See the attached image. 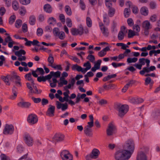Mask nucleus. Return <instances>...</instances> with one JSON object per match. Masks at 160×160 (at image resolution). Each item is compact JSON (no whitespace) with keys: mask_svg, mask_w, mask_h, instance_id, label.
Segmentation results:
<instances>
[{"mask_svg":"<svg viewBox=\"0 0 160 160\" xmlns=\"http://www.w3.org/2000/svg\"><path fill=\"white\" fill-rule=\"evenodd\" d=\"M135 144L134 141L132 139H128L126 141L123 145V148L124 151L130 157L133 152L135 149Z\"/></svg>","mask_w":160,"mask_h":160,"instance_id":"f257e3e1","label":"nucleus"},{"mask_svg":"<svg viewBox=\"0 0 160 160\" xmlns=\"http://www.w3.org/2000/svg\"><path fill=\"white\" fill-rule=\"evenodd\" d=\"M114 108L118 111V115L120 117H123L128 110V105H122L119 103L114 104Z\"/></svg>","mask_w":160,"mask_h":160,"instance_id":"f03ea898","label":"nucleus"},{"mask_svg":"<svg viewBox=\"0 0 160 160\" xmlns=\"http://www.w3.org/2000/svg\"><path fill=\"white\" fill-rule=\"evenodd\" d=\"M130 156L126 153L123 149L117 151L114 154V158L116 160H128Z\"/></svg>","mask_w":160,"mask_h":160,"instance_id":"7ed1b4c3","label":"nucleus"},{"mask_svg":"<svg viewBox=\"0 0 160 160\" xmlns=\"http://www.w3.org/2000/svg\"><path fill=\"white\" fill-rule=\"evenodd\" d=\"M138 62L139 64L136 63L134 66L137 68L139 70H141L142 69V66L145 65V63H146V66H149L150 60L148 59L142 58L139 59L138 60Z\"/></svg>","mask_w":160,"mask_h":160,"instance_id":"20e7f679","label":"nucleus"},{"mask_svg":"<svg viewBox=\"0 0 160 160\" xmlns=\"http://www.w3.org/2000/svg\"><path fill=\"white\" fill-rule=\"evenodd\" d=\"M100 152L98 149H93L91 153L87 155L85 157L86 160H92V159L97 158L100 154Z\"/></svg>","mask_w":160,"mask_h":160,"instance_id":"39448f33","label":"nucleus"},{"mask_svg":"<svg viewBox=\"0 0 160 160\" xmlns=\"http://www.w3.org/2000/svg\"><path fill=\"white\" fill-rule=\"evenodd\" d=\"M23 138L25 143L28 146H31L32 145L33 139L28 133L27 132L24 133L23 136Z\"/></svg>","mask_w":160,"mask_h":160,"instance_id":"423d86ee","label":"nucleus"},{"mask_svg":"<svg viewBox=\"0 0 160 160\" xmlns=\"http://www.w3.org/2000/svg\"><path fill=\"white\" fill-rule=\"evenodd\" d=\"M116 128L115 125L112 122L109 123L106 130L107 135L109 136H113L116 133Z\"/></svg>","mask_w":160,"mask_h":160,"instance_id":"0eeeda50","label":"nucleus"},{"mask_svg":"<svg viewBox=\"0 0 160 160\" xmlns=\"http://www.w3.org/2000/svg\"><path fill=\"white\" fill-rule=\"evenodd\" d=\"M14 130L13 126L12 124H6L3 130V133L6 135H11L13 133Z\"/></svg>","mask_w":160,"mask_h":160,"instance_id":"6e6552de","label":"nucleus"},{"mask_svg":"<svg viewBox=\"0 0 160 160\" xmlns=\"http://www.w3.org/2000/svg\"><path fill=\"white\" fill-rule=\"evenodd\" d=\"M61 156L63 160H72V156L67 150L63 151L61 153Z\"/></svg>","mask_w":160,"mask_h":160,"instance_id":"1a4fd4ad","label":"nucleus"},{"mask_svg":"<svg viewBox=\"0 0 160 160\" xmlns=\"http://www.w3.org/2000/svg\"><path fill=\"white\" fill-rule=\"evenodd\" d=\"M38 118L37 116L34 114H31L27 118V121L31 125L34 124L38 121Z\"/></svg>","mask_w":160,"mask_h":160,"instance_id":"9d476101","label":"nucleus"},{"mask_svg":"<svg viewBox=\"0 0 160 160\" xmlns=\"http://www.w3.org/2000/svg\"><path fill=\"white\" fill-rule=\"evenodd\" d=\"M127 32V30L126 29V28L124 26H122L121 27V30L119 32L118 35V38L119 40H122L124 36V34Z\"/></svg>","mask_w":160,"mask_h":160,"instance_id":"9b49d317","label":"nucleus"},{"mask_svg":"<svg viewBox=\"0 0 160 160\" xmlns=\"http://www.w3.org/2000/svg\"><path fill=\"white\" fill-rule=\"evenodd\" d=\"M99 26L103 35L105 37H108L109 33L108 28L106 27L102 22L99 23Z\"/></svg>","mask_w":160,"mask_h":160,"instance_id":"f8f14e48","label":"nucleus"},{"mask_svg":"<svg viewBox=\"0 0 160 160\" xmlns=\"http://www.w3.org/2000/svg\"><path fill=\"white\" fill-rule=\"evenodd\" d=\"M72 34L73 36H76L79 34L80 35H82L83 33V30L82 28H80V29L76 28H72L71 29Z\"/></svg>","mask_w":160,"mask_h":160,"instance_id":"ddd939ff","label":"nucleus"},{"mask_svg":"<svg viewBox=\"0 0 160 160\" xmlns=\"http://www.w3.org/2000/svg\"><path fill=\"white\" fill-rule=\"evenodd\" d=\"M64 138V136L61 134H56L52 138L53 140L54 141L57 142H60L63 140Z\"/></svg>","mask_w":160,"mask_h":160,"instance_id":"4468645a","label":"nucleus"},{"mask_svg":"<svg viewBox=\"0 0 160 160\" xmlns=\"http://www.w3.org/2000/svg\"><path fill=\"white\" fill-rule=\"evenodd\" d=\"M57 108L58 109H61L62 111H65L68 109V105L67 103H62L58 101L56 102Z\"/></svg>","mask_w":160,"mask_h":160,"instance_id":"2eb2a0df","label":"nucleus"},{"mask_svg":"<svg viewBox=\"0 0 160 160\" xmlns=\"http://www.w3.org/2000/svg\"><path fill=\"white\" fill-rule=\"evenodd\" d=\"M126 5L129 8H132V12L135 14H137L139 10L138 7L135 5L132 4V2L130 1H128L126 3Z\"/></svg>","mask_w":160,"mask_h":160,"instance_id":"dca6fc26","label":"nucleus"},{"mask_svg":"<svg viewBox=\"0 0 160 160\" xmlns=\"http://www.w3.org/2000/svg\"><path fill=\"white\" fill-rule=\"evenodd\" d=\"M32 75L33 77L35 78H37L38 77V75L36 73L38 72H39V74L41 75H43L45 73L44 70L41 68H37V69L35 71L32 70Z\"/></svg>","mask_w":160,"mask_h":160,"instance_id":"f3484780","label":"nucleus"},{"mask_svg":"<svg viewBox=\"0 0 160 160\" xmlns=\"http://www.w3.org/2000/svg\"><path fill=\"white\" fill-rule=\"evenodd\" d=\"M137 160H147L146 154L142 151H140L138 153Z\"/></svg>","mask_w":160,"mask_h":160,"instance_id":"a211bd4d","label":"nucleus"},{"mask_svg":"<svg viewBox=\"0 0 160 160\" xmlns=\"http://www.w3.org/2000/svg\"><path fill=\"white\" fill-rule=\"evenodd\" d=\"M49 108L48 109L46 112V114L49 117H52L54 116L55 109V106L51 105H49Z\"/></svg>","mask_w":160,"mask_h":160,"instance_id":"6ab92c4d","label":"nucleus"},{"mask_svg":"<svg viewBox=\"0 0 160 160\" xmlns=\"http://www.w3.org/2000/svg\"><path fill=\"white\" fill-rule=\"evenodd\" d=\"M84 132L85 134L88 137H92L93 134L92 132V129L89 128L88 126H86L84 128Z\"/></svg>","mask_w":160,"mask_h":160,"instance_id":"aec40b11","label":"nucleus"},{"mask_svg":"<svg viewBox=\"0 0 160 160\" xmlns=\"http://www.w3.org/2000/svg\"><path fill=\"white\" fill-rule=\"evenodd\" d=\"M18 105L21 108H28L30 106L31 104L29 102H20L18 103Z\"/></svg>","mask_w":160,"mask_h":160,"instance_id":"412c9836","label":"nucleus"},{"mask_svg":"<svg viewBox=\"0 0 160 160\" xmlns=\"http://www.w3.org/2000/svg\"><path fill=\"white\" fill-rule=\"evenodd\" d=\"M130 102L137 104L142 102H143V100L140 98H132L130 99Z\"/></svg>","mask_w":160,"mask_h":160,"instance_id":"4be33fe9","label":"nucleus"},{"mask_svg":"<svg viewBox=\"0 0 160 160\" xmlns=\"http://www.w3.org/2000/svg\"><path fill=\"white\" fill-rule=\"evenodd\" d=\"M135 81L133 80H130L129 81L128 83H127L123 87L122 89V91L123 92H125L128 90V88L131 86L135 82Z\"/></svg>","mask_w":160,"mask_h":160,"instance_id":"5701e85b","label":"nucleus"},{"mask_svg":"<svg viewBox=\"0 0 160 160\" xmlns=\"http://www.w3.org/2000/svg\"><path fill=\"white\" fill-rule=\"evenodd\" d=\"M142 27L144 29H150L152 28V26L150 22L148 20L143 22Z\"/></svg>","mask_w":160,"mask_h":160,"instance_id":"b1692460","label":"nucleus"},{"mask_svg":"<svg viewBox=\"0 0 160 160\" xmlns=\"http://www.w3.org/2000/svg\"><path fill=\"white\" fill-rule=\"evenodd\" d=\"M83 66L86 67L85 68H82V73L83 74L85 73L88 70L91 69V64L88 61L83 64Z\"/></svg>","mask_w":160,"mask_h":160,"instance_id":"393cba45","label":"nucleus"},{"mask_svg":"<svg viewBox=\"0 0 160 160\" xmlns=\"http://www.w3.org/2000/svg\"><path fill=\"white\" fill-rule=\"evenodd\" d=\"M141 14L144 16H147L148 14V8L146 7H143L141 8L140 10Z\"/></svg>","mask_w":160,"mask_h":160,"instance_id":"a878e982","label":"nucleus"},{"mask_svg":"<svg viewBox=\"0 0 160 160\" xmlns=\"http://www.w3.org/2000/svg\"><path fill=\"white\" fill-rule=\"evenodd\" d=\"M71 68L73 70H77L78 72H82V68L81 66L78 65L77 64L73 65Z\"/></svg>","mask_w":160,"mask_h":160,"instance_id":"bb28decb","label":"nucleus"},{"mask_svg":"<svg viewBox=\"0 0 160 160\" xmlns=\"http://www.w3.org/2000/svg\"><path fill=\"white\" fill-rule=\"evenodd\" d=\"M48 82H50V86L51 87L55 88L56 87L58 81L56 78H52V82L51 80H48Z\"/></svg>","mask_w":160,"mask_h":160,"instance_id":"cd10ccee","label":"nucleus"},{"mask_svg":"<svg viewBox=\"0 0 160 160\" xmlns=\"http://www.w3.org/2000/svg\"><path fill=\"white\" fill-rule=\"evenodd\" d=\"M17 88L14 86H13L12 88V92L13 94L11 96L10 98L11 99H15L17 96Z\"/></svg>","mask_w":160,"mask_h":160,"instance_id":"c85d7f7f","label":"nucleus"},{"mask_svg":"<svg viewBox=\"0 0 160 160\" xmlns=\"http://www.w3.org/2000/svg\"><path fill=\"white\" fill-rule=\"evenodd\" d=\"M48 61L49 62L48 65L49 66L51 67L54 64L53 63L54 62V59L52 54H49V57L48 59Z\"/></svg>","mask_w":160,"mask_h":160,"instance_id":"c756f323","label":"nucleus"},{"mask_svg":"<svg viewBox=\"0 0 160 160\" xmlns=\"http://www.w3.org/2000/svg\"><path fill=\"white\" fill-rule=\"evenodd\" d=\"M44 11L50 13L52 12V8L51 6L49 4L45 5L43 7Z\"/></svg>","mask_w":160,"mask_h":160,"instance_id":"7c9ffc66","label":"nucleus"},{"mask_svg":"<svg viewBox=\"0 0 160 160\" xmlns=\"http://www.w3.org/2000/svg\"><path fill=\"white\" fill-rule=\"evenodd\" d=\"M149 66L144 67L142 68V70L139 72V73L141 75H144L145 73H149L150 71L149 69Z\"/></svg>","mask_w":160,"mask_h":160,"instance_id":"2f4dec72","label":"nucleus"},{"mask_svg":"<svg viewBox=\"0 0 160 160\" xmlns=\"http://www.w3.org/2000/svg\"><path fill=\"white\" fill-rule=\"evenodd\" d=\"M26 52L23 49H21L18 51L15 52V54L18 57H20L22 55H24L26 54Z\"/></svg>","mask_w":160,"mask_h":160,"instance_id":"473e14b6","label":"nucleus"},{"mask_svg":"<svg viewBox=\"0 0 160 160\" xmlns=\"http://www.w3.org/2000/svg\"><path fill=\"white\" fill-rule=\"evenodd\" d=\"M29 22L30 25H33L35 24L36 22V18L33 15L31 16L29 18Z\"/></svg>","mask_w":160,"mask_h":160,"instance_id":"72a5a7b5","label":"nucleus"},{"mask_svg":"<svg viewBox=\"0 0 160 160\" xmlns=\"http://www.w3.org/2000/svg\"><path fill=\"white\" fill-rule=\"evenodd\" d=\"M51 74H52V77L55 78H59L61 76V72L59 71H57L56 72L51 71Z\"/></svg>","mask_w":160,"mask_h":160,"instance_id":"f704fd0d","label":"nucleus"},{"mask_svg":"<svg viewBox=\"0 0 160 160\" xmlns=\"http://www.w3.org/2000/svg\"><path fill=\"white\" fill-rule=\"evenodd\" d=\"M65 11L67 15L70 16L72 15V11L71 8L68 5H66L65 7Z\"/></svg>","mask_w":160,"mask_h":160,"instance_id":"c9c22d12","label":"nucleus"},{"mask_svg":"<svg viewBox=\"0 0 160 160\" xmlns=\"http://www.w3.org/2000/svg\"><path fill=\"white\" fill-rule=\"evenodd\" d=\"M48 22L49 24L52 25H54V24L56 23V19L53 17L50 18L48 19Z\"/></svg>","mask_w":160,"mask_h":160,"instance_id":"e433bc0d","label":"nucleus"},{"mask_svg":"<svg viewBox=\"0 0 160 160\" xmlns=\"http://www.w3.org/2000/svg\"><path fill=\"white\" fill-rule=\"evenodd\" d=\"M130 8H125L124 11V16L126 18H128L129 17L130 12Z\"/></svg>","mask_w":160,"mask_h":160,"instance_id":"4c0bfd02","label":"nucleus"},{"mask_svg":"<svg viewBox=\"0 0 160 160\" xmlns=\"http://www.w3.org/2000/svg\"><path fill=\"white\" fill-rule=\"evenodd\" d=\"M12 7L15 10H18L19 8L18 2L16 1H14L12 3Z\"/></svg>","mask_w":160,"mask_h":160,"instance_id":"58836bf2","label":"nucleus"},{"mask_svg":"<svg viewBox=\"0 0 160 160\" xmlns=\"http://www.w3.org/2000/svg\"><path fill=\"white\" fill-rule=\"evenodd\" d=\"M138 60V59L137 58L134 57L132 58H129L127 59V62L129 63H134L136 62Z\"/></svg>","mask_w":160,"mask_h":160,"instance_id":"ea45409f","label":"nucleus"},{"mask_svg":"<svg viewBox=\"0 0 160 160\" xmlns=\"http://www.w3.org/2000/svg\"><path fill=\"white\" fill-rule=\"evenodd\" d=\"M9 76H7L6 77L2 76L1 78L4 81L7 85H9L10 83L9 82Z\"/></svg>","mask_w":160,"mask_h":160,"instance_id":"a19ab883","label":"nucleus"},{"mask_svg":"<svg viewBox=\"0 0 160 160\" xmlns=\"http://www.w3.org/2000/svg\"><path fill=\"white\" fill-rule=\"evenodd\" d=\"M153 83V81L151 80V79L150 78L148 77L145 80V84L146 85H147L148 84H152Z\"/></svg>","mask_w":160,"mask_h":160,"instance_id":"79ce46f5","label":"nucleus"},{"mask_svg":"<svg viewBox=\"0 0 160 160\" xmlns=\"http://www.w3.org/2000/svg\"><path fill=\"white\" fill-rule=\"evenodd\" d=\"M33 87L34 89H35V91H34L32 89V92H32V93H33L35 94H39L41 93V92H42V90L40 89L38 90V88L36 86H33Z\"/></svg>","mask_w":160,"mask_h":160,"instance_id":"37998d69","label":"nucleus"},{"mask_svg":"<svg viewBox=\"0 0 160 160\" xmlns=\"http://www.w3.org/2000/svg\"><path fill=\"white\" fill-rule=\"evenodd\" d=\"M60 32L59 29L58 28H55L53 30V33L55 36L57 37V36H58Z\"/></svg>","mask_w":160,"mask_h":160,"instance_id":"c03bdc74","label":"nucleus"},{"mask_svg":"<svg viewBox=\"0 0 160 160\" xmlns=\"http://www.w3.org/2000/svg\"><path fill=\"white\" fill-rule=\"evenodd\" d=\"M86 59L93 63L94 62L95 60V58L94 55L91 54H89L86 58Z\"/></svg>","mask_w":160,"mask_h":160,"instance_id":"a18cd8bd","label":"nucleus"},{"mask_svg":"<svg viewBox=\"0 0 160 160\" xmlns=\"http://www.w3.org/2000/svg\"><path fill=\"white\" fill-rule=\"evenodd\" d=\"M115 9L114 8H109V10L108 12V14L110 17H112L115 13Z\"/></svg>","mask_w":160,"mask_h":160,"instance_id":"49530a36","label":"nucleus"},{"mask_svg":"<svg viewBox=\"0 0 160 160\" xmlns=\"http://www.w3.org/2000/svg\"><path fill=\"white\" fill-rule=\"evenodd\" d=\"M24 148L22 145L19 144L17 147V150L18 152L20 153H22L24 150Z\"/></svg>","mask_w":160,"mask_h":160,"instance_id":"de8ad7c7","label":"nucleus"},{"mask_svg":"<svg viewBox=\"0 0 160 160\" xmlns=\"http://www.w3.org/2000/svg\"><path fill=\"white\" fill-rule=\"evenodd\" d=\"M61 40H63L65 37V33L63 31H61L58 34V36H57Z\"/></svg>","mask_w":160,"mask_h":160,"instance_id":"09e8293b","label":"nucleus"},{"mask_svg":"<svg viewBox=\"0 0 160 160\" xmlns=\"http://www.w3.org/2000/svg\"><path fill=\"white\" fill-rule=\"evenodd\" d=\"M22 21L20 19H18L16 21L15 25L16 28H19L21 26Z\"/></svg>","mask_w":160,"mask_h":160,"instance_id":"8fccbe9b","label":"nucleus"},{"mask_svg":"<svg viewBox=\"0 0 160 160\" xmlns=\"http://www.w3.org/2000/svg\"><path fill=\"white\" fill-rule=\"evenodd\" d=\"M16 19V16L15 15H12L10 16L9 18V23L10 24H12L14 22Z\"/></svg>","mask_w":160,"mask_h":160,"instance_id":"3c124183","label":"nucleus"},{"mask_svg":"<svg viewBox=\"0 0 160 160\" xmlns=\"http://www.w3.org/2000/svg\"><path fill=\"white\" fill-rule=\"evenodd\" d=\"M86 23L87 26L89 27H91L92 26V21L89 17H87L86 18Z\"/></svg>","mask_w":160,"mask_h":160,"instance_id":"603ef678","label":"nucleus"},{"mask_svg":"<svg viewBox=\"0 0 160 160\" xmlns=\"http://www.w3.org/2000/svg\"><path fill=\"white\" fill-rule=\"evenodd\" d=\"M102 62V60L100 59L98 60L97 62L95 64L94 67L95 68H96L97 69H99L101 63Z\"/></svg>","mask_w":160,"mask_h":160,"instance_id":"864d4df0","label":"nucleus"},{"mask_svg":"<svg viewBox=\"0 0 160 160\" xmlns=\"http://www.w3.org/2000/svg\"><path fill=\"white\" fill-rule=\"evenodd\" d=\"M51 67L55 69H57L60 70H62V68L60 65H56L55 64H54Z\"/></svg>","mask_w":160,"mask_h":160,"instance_id":"5fc2aeb1","label":"nucleus"},{"mask_svg":"<svg viewBox=\"0 0 160 160\" xmlns=\"http://www.w3.org/2000/svg\"><path fill=\"white\" fill-rule=\"evenodd\" d=\"M43 33L42 29L41 28H38L37 31V35L38 36H41Z\"/></svg>","mask_w":160,"mask_h":160,"instance_id":"6e6d98bb","label":"nucleus"},{"mask_svg":"<svg viewBox=\"0 0 160 160\" xmlns=\"http://www.w3.org/2000/svg\"><path fill=\"white\" fill-rule=\"evenodd\" d=\"M32 74L30 72L26 74L25 76V78L28 81H30L32 79Z\"/></svg>","mask_w":160,"mask_h":160,"instance_id":"4d7b16f0","label":"nucleus"},{"mask_svg":"<svg viewBox=\"0 0 160 160\" xmlns=\"http://www.w3.org/2000/svg\"><path fill=\"white\" fill-rule=\"evenodd\" d=\"M19 11L20 14L22 16L24 15L26 12L25 9L23 7H21L19 10Z\"/></svg>","mask_w":160,"mask_h":160,"instance_id":"13d9d810","label":"nucleus"},{"mask_svg":"<svg viewBox=\"0 0 160 160\" xmlns=\"http://www.w3.org/2000/svg\"><path fill=\"white\" fill-rule=\"evenodd\" d=\"M66 22L67 26L69 27H71L72 26V21L71 19L67 18L66 19Z\"/></svg>","mask_w":160,"mask_h":160,"instance_id":"bf43d9fd","label":"nucleus"},{"mask_svg":"<svg viewBox=\"0 0 160 160\" xmlns=\"http://www.w3.org/2000/svg\"><path fill=\"white\" fill-rule=\"evenodd\" d=\"M20 3L22 5H26L29 4L30 0H19Z\"/></svg>","mask_w":160,"mask_h":160,"instance_id":"052dcab7","label":"nucleus"},{"mask_svg":"<svg viewBox=\"0 0 160 160\" xmlns=\"http://www.w3.org/2000/svg\"><path fill=\"white\" fill-rule=\"evenodd\" d=\"M108 102L107 100L102 99L100 100L98 103L100 105L102 106L105 104H106Z\"/></svg>","mask_w":160,"mask_h":160,"instance_id":"680f3d73","label":"nucleus"},{"mask_svg":"<svg viewBox=\"0 0 160 160\" xmlns=\"http://www.w3.org/2000/svg\"><path fill=\"white\" fill-rule=\"evenodd\" d=\"M0 157L1 160H10V158L4 154H1Z\"/></svg>","mask_w":160,"mask_h":160,"instance_id":"e2e57ef3","label":"nucleus"},{"mask_svg":"<svg viewBox=\"0 0 160 160\" xmlns=\"http://www.w3.org/2000/svg\"><path fill=\"white\" fill-rule=\"evenodd\" d=\"M45 19V17L44 15L40 14L38 17V20L40 22H43Z\"/></svg>","mask_w":160,"mask_h":160,"instance_id":"0e129e2a","label":"nucleus"},{"mask_svg":"<svg viewBox=\"0 0 160 160\" xmlns=\"http://www.w3.org/2000/svg\"><path fill=\"white\" fill-rule=\"evenodd\" d=\"M127 23L128 25L132 27L133 25L134 22L133 20L131 18H129L127 20Z\"/></svg>","mask_w":160,"mask_h":160,"instance_id":"69168bd1","label":"nucleus"},{"mask_svg":"<svg viewBox=\"0 0 160 160\" xmlns=\"http://www.w3.org/2000/svg\"><path fill=\"white\" fill-rule=\"evenodd\" d=\"M157 16L156 14H153L152 15L150 18V20L152 22H155L157 20Z\"/></svg>","mask_w":160,"mask_h":160,"instance_id":"338daca9","label":"nucleus"},{"mask_svg":"<svg viewBox=\"0 0 160 160\" xmlns=\"http://www.w3.org/2000/svg\"><path fill=\"white\" fill-rule=\"evenodd\" d=\"M32 99L35 103H38L41 101V99L40 98H35L33 97H32Z\"/></svg>","mask_w":160,"mask_h":160,"instance_id":"774afa93","label":"nucleus"}]
</instances>
